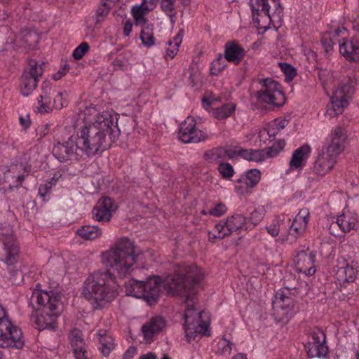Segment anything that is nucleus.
Masks as SVG:
<instances>
[{
    "mask_svg": "<svg viewBox=\"0 0 359 359\" xmlns=\"http://www.w3.org/2000/svg\"><path fill=\"white\" fill-rule=\"evenodd\" d=\"M134 243L127 238L116 241L109 250L101 255V262L112 269H99L86 279L82 294L93 309L100 310L108 306L118 295L119 285L115 275L124 278L133 271L137 262Z\"/></svg>",
    "mask_w": 359,
    "mask_h": 359,
    "instance_id": "f257e3e1",
    "label": "nucleus"
},
{
    "mask_svg": "<svg viewBox=\"0 0 359 359\" xmlns=\"http://www.w3.org/2000/svg\"><path fill=\"white\" fill-rule=\"evenodd\" d=\"M203 278V273L196 265L183 266L179 273L167 276L162 284L168 293L171 294H184L187 309L184 317V330L189 341L198 334H204L209 327V317L205 311L196 312L194 306L195 288Z\"/></svg>",
    "mask_w": 359,
    "mask_h": 359,
    "instance_id": "f03ea898",
    "label": "nucleus"
},
{
    "mask_svg": "<svg viewBox=\"0 0 359 359\" xmlns=\"http://www.w3.org/2000/svg\"><path fill=\"white\" fill-rule=\"evenodd\" d=\"M82 114L83 125L76 130V146L81 154L93 156L118 139V118L109 111L101 112L93 104L86 106Z\"/></svg>",
    "mask_w": 359,
    "mask_h": 359,
    "instance_id": "7ed1b4c3",
    "label": "nucleus"
},
{
    "mask_svg": "<svg viewBox=\"0 0 359 359\" xmlns=\"http://www.w3.org/2000/svg\"><path fill=\"white\" fill-rule=\"evenodd\" d=\"M29 304L36 311L41 313L32 316V320L39 330L48 329L55 330L57 327V318L62 311V302L59 292L35 289L29 299Z\"/></svg>",
    "mask_w": 359,
    "mask_h": 359,
    "instance_id": "20e7f679",
    "label": "nucleus"
},
{
    "mask_svg": "<svg viewBox=\"0 0 359 359\" xmlns=\"http://www.w3.org/2000/svg\"><path fill=\"white\" fill-rule=\"evenodd\" d=\"M19 255L20 248L12 226L0 223V261L6 264L13 282L22 277V272L16 266Z\"/></svg>",
    "mask_w": 359,
    "mask_h": 359,
    "instance_id": "39448f33",
    "label": "nucleus"
},
{
    "mask_svg": "<svg viewBox=\"0 0 359 359\" xmlns=\"http://www.w3.org/2000/svg\"><path fill=\"white\" fill-rule=\"evenodd\" d=\"M252 20L259 29L266 30L272 22L281 20L280 0H250Z\"/></svg>",
    "mask_w": 359,
    "mask_h": 359,
    "instance_id": "423d86ee",
    "label": "nucleus"
},
{
    "mask_svg": "<svg viewBox=\"0 0 359 359\" xmlns=\"http://www.w3.org/2000/svg\"><path fill=\"white\" fill-rule=\"evenodd\" d=\"M24 343L21 330L8 319L4 308L0 305V346L20 349Z\"/></svg>",
    "mask_w": 359,
    "mask_h": 359,
    "instance_id": "0eeeda50",
    "label": "nucleus"
},
{
    "mask_svg": "<svg viewBox=\"0 0 359 359\" xmlns=\"http://www.w3.org/2000/svg\"><path fill=\"white\" fill-rule=\"evenodd\" d=\"M53 154L60 162L78 161L83 155L76 146V139L74 135L69 137L67 140L59 141L54 144Z\"/></svg>",
    "mask_w": 359,
    "mask_h": 359,
    "instance_id": "6e6552de",
    "label": "nucleus"
},
{
    "mask_svg": "<svg viewBox=\"0 0 359 359\" xmlns=\"http://www.w3.org/2000/svg\"><path fill=\"white\" fill-rule=\"evenodd\" d=\"M193 117L188 116L180 124L178 137L184 143H198L208 139V136L203 130H198Z\"/></svg>",
    "mask_w": 359,
    "mask_h": 359,
    "instance_id": "1a4fd4ad",
    "label": "nucleus"
},
{
    "mask_svg": "<svg viewBox=\"0 0 359 359\" xmlns=\"http://www.w3.org/2000/svg\"><path fill=\"white\" fill-rule=\"evenodd\" d=\"M305 348L309 358H325L328 353V347L325 332L318 328L313 330Z\"/></svg>",
    "mask_w": 359,
    "mask_h": 359,
    "instance_id": "9d476101",
    "label": "nucleus"
},
{
    "mask_svg": "<svg viewBox=\"0 0 359 359\" xmlns=\"http://www.w3.org/2000/svg\"><path fill=\"white\" fill-rule=\"evenodd\" d=\"M346 139L345 128L337 126L331 130L322 149L338 157L345 149Z\"/></svg>",
    "mask_w": 359,
    "mask_h": 359,
    "instance_id": "9b49d317",
    "label": "nucleus"
},
{
    "mask_svg": "<svg viewBox=\"0 0 359 359\" xmlns=\"http://www.w3.org/2000/svg\"><path fill=\"white\" fill-rule=\"evenodd\" d=\"M289 294L288 289H280L275 294L272 306L273 316L277 321H284L288 318L293 305L292 299L289 297Z\"/></svg>",
    "mask_w": 359,
    "mask_h": 359,
    "instance_id": "f8f14e48",
    "label": "nucleus"
},
{
    "mask_svg": "<svg viewBox=\"0 0 359 359\" xmlns=\"http://www.w3.org/2000/svg\"><path fill=\"white\" fill-rule=\"evenodd\" d=\"M315 259L316 253L309 248L298 250L294 258L297 271L304 273L306 276L313 275L316 273Z\"/></svg>",
    "mask_w": 359,
    "mask_h": 359,
    "instance_id": "ddd939ff",
    "label": "nucleus"
},
{
    "mask_svg": "<svg viewBox=\"0 0 359 359\" xmlns=\"http://www.w3.org/2000/svg\"><path fill=\"white\" fill-rule=\"evenodd\" d=\"M246 217L241 214H235L228 217L226 221H221L215 226V229L219 231L218 237L219 239H222L242 229L246 224Z\"/></svg>",
    "mask_w": 359,
    "mask_h": 359,
    "instance_id": "4468645a",
    "label": "nucleus"
},
{
    "mask_svg": "<svg viewBox=\"0 0 359 359\" xmlns=\"http://www.w3.org/2000/svg\"><path fill=\"white\" fill-rule=\"evenodd\" d=\"M351 91H329L327 92L330 97V103L327 107V114L330 117H334L342 114L344 108L348 105L349 100L351 98L348 94Z\"/></svg>",
    "mask_w": 359,
    "mask_h": 359,
    "instance_id": "2eb2a0df",
    "label": "nucleus"
},
{
    "mask_svg": "<svg viewBox=\"0 0 359 359\" xmlns=\"http://www.w3.org/2000/svg\"><path fill=\"white\" fill-rule=\"evenodd\" d=\"M339 269L336 278L339 283L342 285L346 283H353L358 275V270L354 262H348L344 257L337 259Z\"/></svg>",
    "mask_w": 359,
    "mask_h": 359,
    "instance_id": "dca6fc26",
    "label": "nucleus"
},
{
    "mask_svg": "<svg viewBox=\"0 0 359 359\" xmlns=\"http://www.w3.org/2000/svg\"><path fill=\"white\" fill-rule=\"evenodd\" d=\"M116 210L114 201L108 197H102L93 209V217L98 222H109L111 218V212Z\"/></svg>",
    "mask_w": 359,
    "mask_h": 359,
    "instance_id": "f3484780",
    "label": "nucleus"
},
{
    "mask_svg": "<svg viewBox=\"0 0 359 359\" xmlns=\"http://www.w3.org/2000/svg\"><path fill=\"white\" fill-rule=\"evenodd\" d=\"M337 159L336 156L321 149L313 163L314 173L320 176H324L332 170L337 163Z\"/></svg>",
    "mask_w": 359,
    "mask_h": 359,
    "instance_id": "a211bd4d",
    "label": "nucleus"
},
{
    "mask_svg": "<svg viewBox=\"0 0 359 359\" xmlns=\"http://www.w3.org/2000/svg\"><path fill=\"white\" fill-rule=\"evenodd\" d=\"M161 285L162 279L157 276H149L146 281L143 282V290L144 293H145L144 299L149 305H152L158 301L160 297Z\"/></svg>",
    "mask_w": 359,
    "mask_h": 359,
    "instance_id": "6ab92c4d",
    "label": "nucleus"
},
{
    "mask_svg": "<svg viewBox=\"0 0 359 359\" xmlns=\"http://www.w3.org/2000/svg\"><path fill=\"white\" fill-rule=\"evenodd\" d=\"M224 48V58L236 65L241 62L246 55L244 48L234 40L228 41Z\"/></svg>",
    "mask_w": 359,
    "mask_h": 359,
    "instance_id": "aec40b11",
    "label": "nucleus"
},
{
    "mask_svg": "<svg viewBox=\"0 0 359 359\" xmlns=\"http://www.w3.org/2000/svg\"><path fill=\"white\" fill-rule=\"evenodd\" d=\"M358 222V216L355 212L350 211L344 212L339 215L334 223H332L330 226V233L336 236L332 231V228L338 226L342 232H349L352 229H355Z\"/></svg>",
    "mask_w": 359,
    "mask_h": 359,
    "instance_id": "412c9836",
    "label": "nucleus"
},
{
    "mask_svg": "<svg viewBox=\"0 0 359 359\" xmlns=\"http://www.w3.org/2000/svg\"><path fill=\"white\" fill-rule=\"evenodd\" d=\"M261 180V172L258 169H250L245 172V175H242L237 180L238 183H244L245 187H236L238 193L244 194L250 192Z\"/></svg>",
    "mask_w": 359,
    "mask_h": 359,
    "instance_id": "4be33fe9",
    "label": "nucleus"
},
{
    "mask_svg": "<svg viewBox=\"0 0 359 359\" xmlns=\"http://www.w3.org/2000/svg\"><path fill=\"white\" fill-rule=\"evenodd\" d=\"M309 216L310 212L307 208L301 209L296 215L289 229L290 234L294 238H297L304 233L308 225Z\"/></svg>",
    "mask_w": 359,
    "mask_h": 359,
    "instance_id": "5701e85b",
    "label": "nucleus"
},
{
    "mask_svg": "<svg viewBox=\"0 0 359 359\" xmlns=\"http://www.w3.org/2000/svg\"><path fill=\"white\" fill-rule=\"evenodd\" d=\"M69 339L76 359H85L86 356V343L82 332L77 328L73 329L69 332Z\"/></svg>",
    "mask_w": 359,
    "mask_h": 359,
    "instance_id": "b1692460",
    "label": "nucleus"
},
{
    "mask_svg": "<svg viewBox=\"0 0 359 359\" xmlns=\"http://www.w3.org/2000/svg\"><path fill=\"white\" fill-rule=\"evenodd\" d=\"M255 97L259 101L275 107L283 106L286 100L284 91H256Z\"/></svg>",
    "mask_w": 359,
    "mask_h": 359,
    "instance_id": "393cba45",
    "label": "nucleus"
},
{
    "mask_svg": "<svg viewBox=\"0 0 359 359\" xmlns=\"http://www.w3.org/2000/svg\"><path fill=\"white\" fill-rule=\"evenodd\" d=\"M339 52L347 60L359 62V44L357 42L344 39L343 43H339Z\"/></svg>",
    "mask_w": 359,
    "mask_h": 359,
    "instance_id": "a878e982",
    "label": "nucleus"
},
{
    "mask_svg": "<svg viewBox=\"0 0 359 359\" xmlns=\"http://www.w3.org/2000/svg\"><path fill=\"white\" fill-rule=\"evenodd\" d=\"M165 326V319L161 316H156L142 325V331L146 338H150L161 332Z\"/></svg>",
    "mask_w": 359,
    "mask_h": 359,
    "instance_id": "bb28decb",
    "label": "nucleus"
},
{
    "mask_svg": "<svg viewBox=\"0 0 359 359\" xmlns=\"http://www.w3.org/2000/svg\"><path fill=\"white\" fill-rule=\"evenodd\" d=\"M311 152V147L309 145H303L296 149L290 161V167L291 169L302 168L303 161L306 158Z\"/></svg>",
    "mask_w": 359,
    "mask_h": 359,
    "instance_id": "cd10ccee",
    "label": "nucleus"
},
{
    "mask_svg": "<svg viewBox=\"0 0 359 359\" xmlns=\"http://www.w3.org/2000/svg\"><path fill=\"white\" fill-rule=\"evenodd\" d=\"M97 334L100 344V351L104 356H108L114 348V338L103 330H99Z\"/></svg>",
    "mask_w": 359,
    "mask_h": 359,
    "instance_id": "c85d7f7f",
    "label": "nucleus"
},
{
    "mask_svg": "<svg viewBox=\"0 0 359 359\" xmlns=\"http://www.w3.org/2000/svg\"><path fill=\"white\" fill-rule=\"evenodd\" d=\"M183 39V31L180 32L170 40H169L166 44L165 55L166 60H172L175 57L179 51V48L182 44Z\"/></svg>",
    "mask_w": 359,
    "mask_h": 359,
    "instance_id": "c756f323",
    "label": "nucleus"
},
{
    "mask_svg": "<svg viewBox=\"0 0 359 359\" xmlns=\"http://www.w3.org/2000/svg\"><path fill=\"white\" fill-rule=\"evenodd\" d=\"M234 151L231 149H225L222 147L214 148L207 152L205 156L207 160L211 163H219L225 159L226 156L233 158Z\"/></svg>",
    "mask_w": 359,
    "mask_h": 359,
    "instance_id": "7c9ffc66",
    "label": "nucleus"
},
{
    "mask_svg": "<svg viewBox=\"0 0 359 359\" xmlns=\"http://www.w3.org/2000/svg\"><path fill=\"white\" fill-rule=\"evenodd\" d=\"M346 29L344 27L337 28L325 34L322 37V43L326 52H329L336 43V36L344 35Z\"/></svg>",
    "mask_w": 359,
    "mask_h": 359,
    "instance_id": "2f4dec72",
    "label": "nucleus"
},
{
    "mask_svg": "<svg viewBox=\"0 0 359 359\" xmlns=\"http://www.w3.org/2000/svg\"><path fill=\"white\" fill-rule=\"evenodd\" d=\"M143 282L132 278L128 282H126V293L127 295H130L137 298L144 299L145 293L143 290Z\"/></svg>",
    "mask_w": 359,
    "mask_h": 359,
    "instance_id": "473e14b6",
    "label": "nucleus"
},
{
    "mask_svg": "<svg viewBox=\"0 0 359 359\" xmlns=\"http://www.w3.org/2000/svg\"><path fill=\"white\" fill-rule=\"evenodd\" d=\"M238 154L250 161L262 162L266 159L265 151L262 149H241Z\"/></svg>",
    "mask_w": 359,
    "mask_h": 359,
    "instance_id": "72a5a7b5",
    "label": "nucleus"
},
{
    "mask_svg": "<svg viewBox=\"0 0 359 359\" xmlns=\"http://www.w3.org/2000/svg\"><path fill=\"white\" fill-rule=\"evenodd\" d=\"M76 233L79 236L86 240H93L102 235V231L97 226L85 225L78 229Z\"/></svg>",
    "mask_w": 359,
    "mask_h": 359,
    "instance_id": "f704fd0d",
    "label": "nucleus"
},
{
    "mask_svg": "<svg viewBox=\"0 0 359 359\" xmlns=\"http://www.w3.org/2000/svg\"><path fill=\"white\" fill-rule=\"evenodd\" d=\"M236 109V104L233 102L226 103L219 107L215 108L212 111V116L219 120L225 119L229 117Z\"/></svg>",
    "mask_w": 359,
    "mask_h": 359,
    "instance_id": "c9c22d12",
    "label": "nucleus"
},
{
    "mask_svg": "<svg viewBox=\"0 0 359 359\" xmlns=\"http://www.w3.org/2000/svg\"><path fill=\"white\" fill-rule=\"evenodd\" d=\"M150 12L146 11L145 7L142 4H135L131 8V13L133 19L137 25L143 27L146 23V15Z\"/></svg>",
    "mask_w": 359,
    "mask_h": 359,
    "instance_id": "e433bc0d",
    "label": "nucleus"
},
{
    "mask_svg": "<svg viewBox=\"0 0 359 359\" xmlns=\"http://www.w3.org/2000/svg\"><path fill=\"white\" fill-rule=\"evenodd\" d=\"M140 39L142 44L147 48H151L155 44V39L152 28L146 26L142 28Z\"/></svg>",
    "mask_w": 359,
    "mask_h": 359,
    "instance_id": "4c0bfd02",
    "label": "nucleus"
},
{
    "mask_svg": "<svg viewBox=\"0 0 359 359\" xmlns=\"http://www.w3.org/2000/svg\"><path fill=\"white\" fill-rule=\"evenodd\" d=\"M255 88H260L262 90H279L280 85L272 78L259 79L255 81Z\"/></svg>",
    "mask_w": 359,
    "mask_h": 359,
    "instance_id": "58836bf2",
    "label": "nucleus"
},
{
    "mask_svg": "<svg viewBox=\"0 0 359 359\" xmlns=\"http://www.w3.org/2000/svg\"><path fill=\"white\" fill-rule=\"evenodd\" d=\"M224 57H222L221 55L217 58L214 60L210 66V74L212 75H217L226 67Z\"/></svg>",
    "mask_w": 359,
    "mask_h": 359,
    "instance_id": "ea45409f",
    "label": "nucleus"
},
{
    "mask_svg": "<svg viewBox=\"0 0 359 359\" xmlns=\"http://www.w3.org/2000/svg\"><path fill=\"white\" fill-rule=\"evenodd\" d=\"M285 145L284 140H278L272 146L268 147L265 151L266 158L277 156L284 148Z\"/></svg>",
    "mask_w": 359,
    "mask_h": 359,
    "instance_id": "a19ab883",
    "label": "nucleus"
},
{
    "mask_svg": "<svg viewBox=\"0 0 359 359\" xmlns=\"http://www.w3.org/2000/svg\"><path fill=\"white\" fill-rule=\"evenodd\" d=\"M233 343L225 338H222L217 343V353L221 355H229L231 352Z\"/></svg>",
    "mask_w": 359,
    "mask_h": 359,
    "instance_id": "79ce46f5",
    "label": "nucleus"
},
{
    "mask_svg": "<svg viewBox=\"0 0 359 359\" xmlns=\"http://www.w3.org/2000/svg\"><path fill=\"white\" fill-rule=\"evenodd\" d=\"M38 79L23 74L21 77V86L25 90H34L37 87Z\"/></svg>",
    "mask_w": 359,
    "mask_h": 359,
    "instance_id": "37998d69",
    "label": "nucleus"
},
{
    "mask_svg": "<svg viewBox=\"0 0 359 359\" xmlns=\"http://www.w3.org/2000/svg\"><path fill=\"white\" fill-rule=\"evenodd\" d=\"M220 101L221 97L214 95L212 92L204 95L201 100L202 106L206 110H208L212 105H214Z\"/></svg>",
    "mask_w": 359,
    "mask_h": 359,
    "instance_id": "c03bdc74",
    "label": "nucleus"
},
{
    "mask_svg": "<svg viewBox=\"0 0 359 359\" xmlns=\"http://www.w3.org/2000/svg\"><path fill=\"white\" fill-rule=\"evenodd\" d=\"M43 63L39 64L37 62H32L29 64L30 69L27 72H25L24 74L30 75V76H33L34 78L39 79L43 72Z\"/></svg>",
    "mask_w": 359,
    "mask_h": 359,
    "instance_id": "a18cd8bd",
    "label": "nucleus"
},
{
    "mask_svg": "<svg viewBox=\"0 0 359 359\" xmlns=\"http://www.w3.org/2000/svg\"><path fill=\"white\" fill-rule=\"evenodd\" d=\"M38 102L39 104L38 111L40 113L48 112L50 109V97L48 96L46 93L44 95H40Z\"/></svg>",
    "mask_w": 359,
    "mask_h": 359,
    "instance_id": "49530a36",
    "label": "nucleus"
},
{
    "mask_svg": "<svg viewBox=\"0 0 359 359\" xmlns=\"http://www.w3.org/2000/svg\"><path fill=\"white\" fill-rule=\"evenodd\" d=\"M280 67L285 76V79L287 81H290L293 79V78L297 74V71L294 67H293L292 65L287 64V63H283L280 64Z\"/></svg>",
    "mask_w": 359,
    "mask_h": 359,
    "instance_id": "de8ad7c7",
    "label": "nucleus"
},
{
    "mask_svg": "<svg viewBox=\"0 0 359 359\" xmlns=\"http://www.w3.org/2000/svg\"><path fill=\"white\" fill-rule=\"evenodd\" d=\"M218 169L224 178H230L233 176V168L229 163H220Z\"/></svg>",
    "mask_w": 359,
    "mask_h": 359,
    "instance_id": "09e8293b",
    "label": "nucleus"
},
{
    "mask_svg": "<svg viewBox=\"0 0 359 359\" xmlns=\"http://www.w3.org/2000/svg\"><path fill=\"white\" fill-rule=\"evenodd\" d=\"M89 45L86 42L81 43L79 46H77L74 50L73 51V57L76 60L81 59L86 53L89 50Z\"/></svg>",
    "mask_w": 359,
    "mask_h": 359,
    "instance_id": "8fccbe9b",
    "label": "nucleus"
},
{
    "mask_svg": "<svg viewBox=\"0 0 359 359\" xmlns=\"http://www.w3.org/2000/svg\"><path fill=\"white\" fill-rule=\"evenodd\" d=\"M264 215V210L263 208L256 209L252 212L249 220L254 225L258 224L263 219Z\"/></svg>",
    "mask_w": 359,
    "mask_h": 359,
    "instance_id": "3c124183",
    "label": "nucleus"
},
{
    "mask_svg": "<svg viewBox=\"0 0 359 359\" xmlns=\"http://www.w3.org/2000/svg\"><path fill=\"white\" fill-rule=\"evenodd\" d=\"M50 131V125L49 124H43L39 125L36 128V137H37L36 141L40 142L41 140L45 137Z\"/></svg>",
    "mask_w": 359,
    "mask_h": 359,
    "instance_id": "603ef678",
    "label": "nucleus"
},
{
    "mask_svg": "<svg viewBox=\"0 0 359 359\" xmlns=\"http://www.w3.org/2000/svg\"><path fill=\"white\" fill-rule=\"evenodd\" d=\"M358 87V82L354 75L349 76L343 83L341 90H350Z\"/></svg>",
    "mask_w": 359,
    "mask_h": 359,
    "instance_id": "864d4df0",
    "label": "nucleus"
},
{
    "mask_svg": "<svg viewBox=\"0 0 359 359\" xmlns=\"http://www.w3.org/2000/svg\"><path fill=\"white\" fill-rule=\"evenodd\" d=\"M226 211V208L224 204L219 203L217 204L213 208L210 209L208 213L215 217H220L224 215Z\"/></svg>",
    "mask_w": 359,
    "mask_h": 359,
    "instance_id": "5fc2aeb1",
    "label": "nucleus"
},
{
    "mask_svg": "<svg viewBox=\"0 0 359 359\" xmlns=\"http://www.w3.org/2000/svg\"><path fill=\"white\" fill-rule=\"evenodd\" d=\"M268 233L273 237L277 236L280 231V224L278 220L273 221L266 227Z\"/></svg>",
    "mask_w": 359,
    "mask_h": 359,
    "instance_id": "6e6d98bb",
    "label": "nucleus"
},
{
    "mask_svg": "<svg viewBox=\"0 0 359 359\" xmlns=\"http://www.w3.org/2000/svg\"><path fill=\"white\" fill-rule=\"evenodd\" d=\"M52 189V183L47 182L43 185H41L39 188V194L44 198L46 195H48Z\"/></svg>",
    "mask_w": 359,
    "mask_h": 359,
    "instance_id": "4d7b16f0",
    "label": "nucleus"
},
{
    "mask_svg": "<svg viewBox=\"0 0 359 359\" xmlns=\"http://www.w3.org/2000/svg\"><path fill=\"white\" fill-rule=\"evenodd\" d=\"M272 123L273 126H275L276 128L279 131H280L288 124V120L283 118H276L272 121Z\"/></svg>",
    "mask_w": 359,
    "mask_h": 359,
    "instance_id": "13d9d810",
    "label": "nucleus"
},
{
    "mask_svg": "<svg viewBox=\"0 0 359 359\" xmlns=\"http://www.w3.org/2000/svg\"><path fill=\"white\" fill-rule=\"evenodd\" d=\"M158 0H142V4L145 7L146 11H152L156 6Z\"/></svg>",
    "mask_w": 359,
    "mask_h": 359,
    "instance_id": "bf43d9fd",
    "label": "nucleus"
},
{
    "mask_svg": "<svg viewBox=\"0 0 359 359\" xmlns=\"http://www.w3.org/2000/svg\"><path fill=\"white\" fill-rule=\"evenodd\" d=\"M137 354V348L135 346H130L123 354V359H132Z\"/></svg>",
    "mask_w": 359,
    "mask_h": 359,
    "instance_id": "052dcab7",
    "label": "nucleus"
},
{
    "mask_svg": "<svg viewBox=\"0 0 359 359\" xmlns=\"http://www.w3.org/2000/svg\"><path fill=\"white\" fill-rule=\"evenodd\" d=\"M265 130L270 137H275L276 134L280 132L275 126H273L272 122L269 124Z\"/></svg>",
    "mask_w": 359,
    "mask_h": 359,
    "instance_id": "680f3d73",
    "label": "nucleus"
},
{
    "mask_svg": "<svg viewBox=\"0 0 359 359\" xmlns=\"http://www.w3.org/2000/svg\"><path fill=\"white\" fill-rule=\"evenodd\" d=\"M133 30V23L130 21H126L124 24L123 33L126 36H128Z\"/></svg>",
    "mask_w": 359,
    "mask_h": 359,
    "instance_id": "e2e57ef3",
    "label": "nucleus"
},
{
    "mask_svg": "<svg viewBox=\"0 0 359 359\" xmlns=\"http://www.w3.org/2000/svg\"><path fill=\"white\" fill-rule=\"evenodd\" d=\"M67 70L65 67H63L57 71L53 75V79L55 81L60 79L67 73Z\"/></svg>",
    "mask_w": 359,
    "mask_h": 359,
    "instance_id": "0e129e2a",
    "label": "nucleus"
},
{
    "mask_svg": "<svg viewBox=\"0 0 359 359\" xmlns=\"http://www.w3.org/2000/svg\"><path fill=\"white\" fill-rule=\"evenodd\" d=\"M19 120H20V124L25 129L28 128L30 126L31 121H30L29 116H27L26 117L20 116Z\"/></svg>",
    "mask_w": 359,
    "mask_h": 359,
    "instance_id": "69168bd1",
    "label": "nucleus"
},
{
    "mask_svg": "<svg viewBox=\"0 0 359 359\" xmlns=\"http://www.w3.org/2000/svg\"><path fill=\"white\" fill-rule=\"evenodd\" d=\"M329 74V72L327 71V70H323V69H320L319 72H318V76H319V79L323 81V82H325V80H324V76H325L326 75Z\"/></svg>",
    "mask_w": 359,
    "mask_h": 359,
    "instance_id": "338daca9",
    "label": "nucleus"
},
{
    "mask_svg": "<svg viewBox=\"0 0 359 359\" xmlns=\"http://www.w3.org/2000/svg\"><path fill=\"white\" fill-rule=\"evenodd\" d=\"M140 359H156V355L152 353H149L142 355Z\"/></svg>",
    "mask_w": 359,
    "mask_h": 359,
    "instance_id": "774afa93",
    "label": "nucleus"
}]
</instances>
